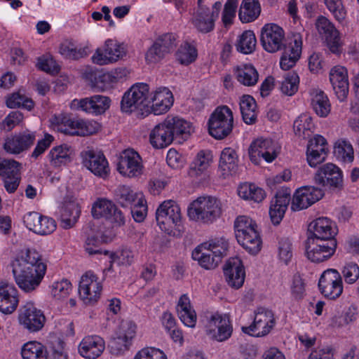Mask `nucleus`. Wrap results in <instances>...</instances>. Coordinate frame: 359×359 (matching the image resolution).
I'll use <instances>...</instances> for the list:
<instances>
[{
    "instance_id": "f257e3e1",
    "label": "nucleus",
    "mask_w": 359,
    "mask_h": 359,
    "mask_svg": "<svg viewBox=\"0 0 359 359\" xmlns=\"http://www.w3.org/2000/svg\"><path fill=\"white\" fill-rule=\"evenodd\" d=\"M191 130L189 122L178 116H168L151 130L150 142L155 148H163L170 145L175 139L187 138Z\"/></svg>"
},
{
    "instance_id": "f03ea898",
    "label": "nucleus",
    "mask_w": 359,
    "mask_h": 359,
    "mask_svg": "<svg viewBox=\"0 0 359 359\" xmlns=\"http://www.w3.org/2000/svg\"><path fill=\"white\" fill-rule=\"evenodd\" d=\"M229 242L224 238H217L198 245L192 252V258L205 269H214L226 255Z\"/></svg>"
},
{
    "instance_id": "7ed1b4c3",
    "label": "nucleus",
    "mask_w": 359,
    "mask_h": 359,
    "mask_svg": "<svg viewBox=\"0 0 359 359\" xmlns=\"http://www.w3.org/2000/svg\"><path fill=\"white\" fill-rule=\"evenodd\" d=\"M50 123L54 130L70 135H91L101 128L100 123L95 121L73 118L64 114L53 116Z\"/></svg>"
},
{
    "instance_id": "20e7f679",
    "label": "nucleus",
    "mask_w": 359,
    "mask_h": 359,
    "mask_svg": "<svg viewBox=\"0 0 359 359\" xmlns=\"http://www.w3.org/2000/svg\"><path fill=\"white\" fill-rule=\"evenodd\" d=\"M235 235L238 243L249 253L257 254L262 248V240L256 222L250 217L238 216L234 222Z\"/></svg>"
},
{
    "instance_id": "39448f33",
    "label": "nucleus",
    "mask_w": 359,
    "mask_h": 359,
    "mask_svg": "<svg viewBox=\"0 0 359 359\" xmlns=\"http://www.w3.org/2000/svg\"><path fill=\"white\" fill-rule=\"evenodd\" d=\"M221 214L220 201L210 196L198 197L188 208V216L190 219L205 224L212 223Z\"/></svg>"
},
{
    "instance_id": "423d86ee",
    "label": "nucleus",
    "mask_w": 359,
    "mask_h": 359,
    "mask_svg": "<svg viewBox=\"0 0 359 359\" xmlns=\"http://www.w3.org/2000/svg\"><path fill=\"white\" fill-rule=\"evenodd\" d=\"M233 127V116L231 109L226 106L217 107L208 120V131L215 139L222 140L227 137Z\"/></svg>"
},
{
    "instance_id": "0eeeda50",
    "label": "nucleus",
    "mask_w": 359,
    "mask_h": 359,
    "mask_svg": "<svg viewBox=\"0 0 359 359\" xmlns=\"http://www.w3.org/2000/svg\"><path fill=\"white\" fill-rule=\"evenodd\" d=\"M156 219L159 228L168 235L175 234L181 223V210L172 200L163 201L156 211Z\"/></svg>"
},
{
    "instance_id": "6e6552de",
    "label": "nucleus",
    "mask_w": 359,
    "mask_h": 359,
    "mask_svg": "<svg viewBox=\"0 0 359 359\" xmlns=\"http://www.w3.org/2000/svg\"><path fill=\"white\" fill-rule=\"evenodd\" d=\"M149 87L144 83H135L127 90L121 100V109L125 112H132L135 110H143L149 107Z\"/></svg>"
},
{
    "instance_id": "1a4fd4ad",
    "label": "nucleus",
    "mask_w": 359,
    "mask_h": 359,
    "mask_svg": "<svg viewBox=\"0 0 359 359\" xmlns=\"http://www.w3.org/2000/svg\"><path fill=\"white\" fill-rule=\"evenodd\" d=\"M206 334L209 337L217 341H224L232 334L233 327L226 314L215 313L208 318L205 326Z\"/></svg>"
},
{
    "instance_id": "9d476101",
    "label": "nucleus",
    "mask_w": 359,
    "mask_h": 359,
    "mask_svg": "<svg viewBox=\"0 0 359 359\" xmlns=\"http://www.w3.org/2000/svg\"><path fill=\"white\" fill-rule=\"evenodd\" d=\"M280 151V145L271 139L258 138L253 141L249 148V156L252 162L259 164L260 159L271 163L276 158Z\"/></svg>"
},
{
    "instance_id": "9b49d317",
    "label": "nucleus",
    "mask_w": 359,
    "mask_h": 359,
    "mask_svg": "<svg viewBox=\"0 0 359 359\" xmlns=\"http://www.w3.org/2000/svg\"><path fill=\"white\" fill-rule=\"evenodd\" d=\"M126 55L123 43L116 40L107 39L102 48L96 49L91 59L94 64L106 65L114 63Z\"/></svg>"
},
{
    "instance_id": "f8f14e48",
    "label": "nucleus",
    "mask_w": 359,
    "mask_h": 359,
    "mask_svg": "<svg viewBox=\"0 0 359 359\" xmlns=\"http://www.w3.org/2000/svg\"><path fill=\"white\" fill-rule=\"evenodd\" d=\"M274 325L275 318L273 312L260 307L255 311L252 323L250 326H243L241 329L245 334L259 337L267 335Z\"/></svg>"
},
{
    "instance_id": "ddd939ff",
    "label": "nucleus",
    "mask_w": 359,
    "mask_h": 359,
    "mask_svg": "<svg viewBox=\"0 0 359 359\" xmlns=\"http://www.w3.org/2000/svg\"><path fill=\"white\" fill-rule=\"evenodd\" d=\"M337 248L335 240L323 241L318 238H308L306 241V255L313 262H323L330 259Z\"/></svg>"
},
{
    "instance_id": "4468645a",
    "label": "nucleus",
    "mask_w": 359,
    "mask_h": 359,
    "mask_svg": "<svg viewBox=\"0 0 359 359\" xmlns=\"http://www.w3.org/2000/svg\"><path fill=\"white\" fill-rule=\"evenodd\" d=\"M318 288L325 297L338 298L343 292L342 279L338 271L334 269L325 270L319 278Z\"/></svg>"
},
{
    "instance_id": "2eb2a0df",
    "label": "nucleus",
    "mask_w": 359,
    "mask_h": 359,
    "mask_svg": "<svg viewBox=\"0 0 359 359\" xmlns=\"http://www.w3.org/2000/svg\"><path fill=\"white\" fill-rule=\"evenodd\" d=\"M136 334V325L130 320H122L116 332V337L109 347L113 354L118 355L128 350Z\"/></svg>"
},
{
    "instance_id": "dca6fc26",
    "label": "nucleus",
    "mask_w": 359,
    "mask_h": 359,
    "mask_svg": "<svg viewBox=\"0 0 359 359\" xmlns=\"http://www.w3.org/2000/svg\"><path fill=\"white\" fill-rule=\"evenodd\" d=\"M144 165L140 154L133 149L124 150L120 156L117 170L127 177H137L143 172Z\"/></svg>"
},
{
    "instance_id": "f3484780",
    "label": "nucleus",
    "mask_w": 359,
    "mask_h": 359,
    "mask_svg": "<svg viewBox=\"0 0 359 359\" xmlns=\"http://www.w3.org/2000/svg\"><path fill=\"white\" fill-rule=\"evenodd\" d=\"M285 32L274 23L265 25L261 30V43L265 50L275 53L285 46Z\"/></svg>"
},
{
    "instance_id": "a211bd4d",
    "label": "nucleus",
    "mask_w": 359,
    "mask_h": 359,
    "mask_svg": "<svg viewBox=\"0 0 359 359\" xmlns=\"http://www.w3.org/2000/svg\"><path fill=\"white\" fill-rule=\"evenodd\" d=\"M315 182L330 189L343 188V175L341 169L333 163H326L318 168L314 176Z\"/></svg>"
},
{
    "instance_id": "6ab92c4d",
    "label": "nucleus",
    "mask_w": 359,
    "mask_h": 359,
    "mask_svg": "<svg viewBox=\"0 0 359 359\" xmlns=\"http://www.w3.org/2000/svg\"><path fill=\"white\" fill-rule=\"evenodd\" d=\"M102 290V283L98 278L91 271L86 272L82 276L79 293L85 304H94L100 299Z\"/></svg>"
},
{
    "instance_id": "aec40b11",
    "label": "nucleus",
    "mask_w": 359,
    "mask_h": 359,
    "mask_svg": "<svg viewBox=\"0 0 359 359\" xmlns=\"http://www.w3.org/2000/svg\"><path fill=\"white\" fill-rule=\"evenodd\" d=\"M83 165L95 175L106 178L108 177L110 168L104 155L93 149H87L81 154Z\"/></svg>"
},
{
    "instance_id": "412c9836",
    "label": "nucleus",
    "mask_w": 359,
    "mask_h": 359,
    "mask_svg": "<svg viewBox=\"0 0 359 359\" xmlns=\"http://www.w3.org/2000/svg\"><path fill=\"white\" fill-rule=\"evenodd\" d=\"M92 215L97 219L104 217L117 226L125 223L122 212L111 201L106 198H98L93 203Z\"/></svg>"
},
{
    "instance_id": "4be33fe9",
    "label": "nucleus",
    "mask_w": 359,
    "mask_h": 359,
    "mask_svg": "<svg viewBox=\"0 0 359 359\" xmlns=\"http://www.w3.org/2000/svg\"><path fill=\"white\" fill-rule=\"evenodd\" d=\"M324 196L323 191L313 186H305L298 189L294 194L291 208L294 211L306 209L318 201Z\"/></svg>"
},
{
    "instance_id": "5701e85b",
    "label": "nucleus",
    "mask_w": 359,
    "mask_h": 359,
    "mask_svg": "<svg viewBox=\"0 0 359 359\" xmlns=\"http://www.w3.org/2000/svg\"><path fill=\"white\" fill-rule=\"evenodd\" d=\"M316 27L318 33L325 38L330 50L334 54L340 53L342 43L334 25L327 18L320 16L316 20Z\"/></svg>"
},
{
    "instance_id": "b1692460",
    "label": "nucleus",
    "mask_w": 359,
    "mask_h": 359,
    "mask_svg": "<svg viewBox=\"0 0 359 359\" xmlns=\"http://www.w3.org/2000/svg\"><path fill=\"white\" fill-rule=\"evenodd\" d=\"M24 224L31 231L39 235H48L56 229L55 221L37 212H30L24 216Z\"/></svg>"
},
{
    "instance_id": "393cba45",
    "label": "nucleus",
    "mask_w": 359,
    "mask_h": 359,
    "mask_svg": "<svg viewBox=\"0 0 359 359\" xmlns=\"http://www.w3.org/2000/svg\"><path fill=\"white\" fill-rule=\"evenodd\" d=\"M330 81L336 96L340 102L344 101L348 94L347 69L342 66H335L330 71Z\"/></svg>"
},
{
    "instance_id": "a878e982",
    "label": "nucleus",
    "mask_w": 359,
    "mask_h": 359,
    "mask_svg": "<svg viewBox=\"0 0 359 359\" xmlns=\"http://www.w3.org/2000/svg\"><path fill=\"white\" fill-rule=\"evenodd\" d=\"M149 107L155 115L167 112L173 104L172 92L165 87L157 88L151 94Z\"/></svg>"
},
{
    "instance_id": "bb28decb",
    "label": "nucleus",
    "mask_w": 359,
    "mask_h": 359,
    "mask_svg": "<svg viewBox=\"0 0 359 359\" xmlns=\"http://www.w3.org/2000/svg\"><path fill=\"white\" fill-rule=\"evenodd\" d=\"M224 273L226 281L232 288L238 289L243 285L245 273L240 259H229L224 267Z\"/></svg>"
},
{
    "instance_id": "cd10ccee",
    "label": "nucleus",
    "mask_w": 359,
    "mask_h": 359,
    "mask_svg": "<svg viewBox=\"0 0 359 359\" xmlns=\"http://www.w3.org/2000/svg\"><path fill=\"white\" fill-rule=\"evenodd\" d=\"M309 230L311 233L308 238H318L323 241L334 240L337 234L335 224L327 217H319L311 222Z\"/></svg>"
},
{
    "instance_id": "c85d7f7f",
    "label": "nucleus",
    "mask_w": 359,
    "mask_h": 359,
    "mask_svg": "<svg viewBox=\"0 0 359 359\" xmlns=\"http://www.w3.org/2000/svg\"><path fill=\"white\" fill-rule=\"evenodd\" d=\"M105 348L104 339L98 335L85 337L79 345V354L86 359L98 358Z\"/></svg>"
},
{
    "instance_id": "c756f323",
    "label": "nucleus",
    "mask_w": 359,
    "mask_h": 359,
    "mask_svg": "<svg viewBox=\"0 0 359 359\" xmlns=\"http://www.w3.org/2000/svg\"><path fill=\"white\" fill-rule=\"evenodd\" d=\"M46 322L43 313L36 308L32 302L24 305V327L29 332H34L41 330Z\"/></svg>"
},
{
    "instance_id": "7c9ffc66",
    "label": "nucleus",
    "mask_w": 359,
    "mask_h": 359,
    "mask_svg": "<svg viewBox=\"0 0 359 359\" xmlns=\"http://www.w3.org/2000/svg\"><path fill=\"white\" fill-rule=\"evenodd\" d=\"M74 102H77L79 107L87 113L100 114L109 107L111 100L108 97L96 95L79 100H74Z\"/></svg>"
},
{
    "instance_id": "2f4dec72",
    "label": "nucleus",
    "mask_w": 359,
    "mask_h": 359,
    "mask_svg": "<svg viewBox=\"0 0 359 359\" xmlns=\"http://www.w3.org/2000/svg\"><path fill=\"white\" fill-rule=\"evenodd\" d=\"M73 155L74 150L72 147L63 144L53 147L50 150L47 157L51 166L60 168L71 163Z\"/></svg>"
},
{
    "instance_id": "473e14b6",
    "label": "nucleus",
    "mask_w": 359,
    "mask_h": 359,
    "mask_svg": "<svg viewBox=\"0 0 359 359\" xmlns=\"http://www.w3.org/2000/svg\"><path fill=\"white\" fill-rule=\"evenodd\" d=\"M19 299L18 291L13 286L4 285L0 286V311L4 314L13 313Z\"/></svg>"
},
{
    "instance_id": "72a5a7b5",
    "label": "nucleus",
    "mask_w": 359,
    "mask_h": 359,
    "mask_svg": "<svg viewBox=\"0 0 359 359\" xmlns=\"http://www.w3.org/2000/svg\"><path fill=\"white\" fill-rule=\"evenodd\" d=\"M81 214V208L75 201L65 202L60 208L61 226L70 229L77 222Z\"/></svg>"
},
{
    "instance_id": "f704fd0d",
    "label": "nucleus",
    "mask_w": 359,
    "mask_h": 359,
    "mask_svg": "<svg viewBox=\"0 0 359 359\" xmlns=\"http://www.w3.org/2000/svg\"><path fill=\"white\" fill-rule=\"evenodd\" d=\"M59 52L65 58L76 60L88 55L90 50L88 45L78 47L72 41L65 40L60 44Z\"/></svg>"
},
{
    "instance_id": "c9c22d12",
    "label": "nucleus",
    "mask_w": 359,
    "mask_h": 359,
    "mask_svg": "<svg viewBox=\"0 0 359 359\" xmlns=\"http://www.w3.org/2000/svg\"><path fill=\"white\" fill-rule=\"evenodd\" d=\"M239 105L243 121L248 125L254 124L257 117L255 100L250 95H244L240 99Z\"/></svg>"
},
{
    "instance_id": "e433bc0d",
    "label": "nucleus",
    "mask_w": 359,
    "mask_h": 359,
    "mask_svg": "<svg viewBox=\"0 0 359 359\" xmlns=\"http://www.w3.org/2000/svg\"><path fill=\"white\" fill-rule=\"evenodd\" d=\"M116 197L118 202L124 207H131L137 203H142L144 195L142 192H137L130 187L119 186L116 190Z\"/></svg>"
},
{
    "instance_id": "4c0bfd02",
    "label": "nucleus",
    "mask_w": 359,
    "mask_h": 359,
    "mask_svg": "<svg viewBox=\"0 0 359 359\" xmlns=\"http://www.w3.org/2000/svg\"><path fill=\"white\" fill-rule=\"evenodd\" d=\"M219 167L224 176L236 173L238 168V158L236 151L231 148H225L222 151Z\"/></svg>"
},
{
    "instance_id": "58836bf2",
    "label": "nucleus",
    "mask_w": 359,
    "mask_h": 359,
    "mask_svg": "<svg viewBox=\"0 0 359 359\" xmlns=\"http://www.w3.org/2000/svg\"><path fill=\"white\" fill-rule=\"evenodd\" d=\"M192 23L194 27L202 33H208L213 30L214 21L209 14V9L206 7H198L194 14Z\"/></svg>"
},
{
    "instance_id": "ea45409f",
    "label": "nucleus",
    "mask_w": 359,
    "mask_h": 359,
    "mask_svg": "<svg viewBox=\"0 0 359 359\" xmlns=\"http://www.w3.org/2000/svg\"><path fill=\"white\" fill-rule=\"evenodd\" d=\"M311 105L316 114L320 117H326L331 110L327 96L319 89L313 90L311 93Z\"/></svg>"
},
{
    "instance_id": "a19ab883",
    "label": "nucleus",
    "mask_w": 359,
    "mask_h": 359,
    "mask_svg": "<svg viewBox=\"0 0 359 359\" xmlns=\"http://www.w3.org/2000/svg\"><path fill=\"white\" fill-rule=\"evenodd\" d=\"M314 128L312 118L307 114H303L298 116L293 125L295 135L304 140L308 139L312 135Z\"/></svg>"
},
{
    "instance_id": "79ce46f5",
    "label": "nucleus",
    "mask_w": 359,
    "mask_h": 359,
    "mask_svg": "<svg viewBox=\"0 0 359 359\" xmlns=\"http://www.w3.org/2000/svg\"><path fill=\"white\" fill-rule=\"evenodd\" d=\"M261 12L258 0H243L239 9V18L245 23L255 20Z\"/></svg>"
},
{
    "instance_id": "37998d69",
    "label": "nucleus",
    "mask_w": 359,
    "mask_h": 359,
    "mask_svg": "<svg viewBox=\"0 0 359 359\" xmlns=\"http://www.w3.org/2000/svg\"><path fill=\"white\" fill-rule=\"evenodd\" d=\"M235 75L239 83L246 86H252L258 81V73L251 65H241L236 67Z\"/></svg>"
},
{
    "instance_id": "c03bdc74",
    "label": "nucleus",
    "mask_w": 359,
    "mask_h": 359,
    "mask_svg": "<svg viewBox=\"0 0 359 359\" xmlns=\"http://www.w3.org/2000/svg\"><path fill=\"white\" fill-rule=\"evenodd\" d=\"M17 163L12 161L5 173L1 175L6 190L9 193H13L18 189L21 181L20 173L16 165Z\"/></svg>"
},
{
    "instance_id": "a18cd8bd",
    "label": "nucleus",
    "mask_w": 359,
    "mask_h": 359,
    "mask_svg": "<svg viewBox=\"0 0 359 359\" xmlns=\"http://www.w3.org/2000/svg\"><path fill=\"white\" fill-rule=\"evenodd\" d=\"M212 155L210 151H199L191 165L189 175L198 176L205 172L212 162Z\"/></svg>"
},
{
    "instance_id": "49530a36",
    "label": "nucleus",
    "mask_w": 359,
    "mask_h": 359,
    "mask_svg": "<svg viewBox=\"0 0 359 359\" xmlns=\"http://www.w3.org/2000/svg\"><path fill=\"white\" fill-rule=\"evenodd\" d=\"M257 39L251 30L243 32L238 38L236 43V50L243 54H250L255 50Z\"/></svg>"
},
{
    "instance_id": "de8ad7c7",
    "label": "nucleus",
    "mask_w": 359,
    "mask_h": 359,
    "mask_svg": "<svg viewBox=\"0 0 359 359\" xmlns=\"http://www.w3.org/2000/svg\"><path fill=\"white\" fill-rule=\"evenodd\" d=\"M51 297L56 300L67 298L72 290V285L69 280L63 278L53 282L50 285Z\"/></svg>"
},
{
    "instance_id": "09e8293b",
    "label": "nucleus",
    "mask_w": 359,
    "mask_h": 359,
    "mask_svg": "<svg viewBox=\"0 0 359 359\" xmlns=\"http://www.w3.org/2000/svg\"><path fill=\"white\" fill-rule=\"evenodd\" d=\"M334 153L337 158L344 162H352L354 158V151L351 144L346 140H339L335 142Z\"/></svg>"
},
{
    "instance_id": "8fccbe9b",
    "label": "nucleus",
    "mask_w": 359,
    "mask_h": 359,
    "mask_svg": "<svg viewBox=\"0 0 359 359\" xmlns=\"http://www.w3.org/2000/svg\"><path fill=\"white\" fill-rule=\"evenodd\" d=\"M299 82L298 75L294 72H290L280 82V90L283 94L291 96L297 91Z\"/></svg>"
},
{
    "instance_id": "3c124183",
    "label": "nucleus",
    "mask_w": 359,
    "mask_h": 359,
    "mask_svg": "<svg viewBox=\"0 0 359 359\" xmlns=\"http://www.w3.org/2000/svg\"><path fill=\"white\" fill-rule=\"evenodd\" d=\"M176 57L180 64L187 65L196 59L197 51L194 46L186 42L180 46Z\"/></svg>"
},
{
    "instance_id": "603ef678",
    "label": "nucleus",
    "mask_w": 359,
    "mask_h": 359,
    "mask_svg": "<svg viewBox=\"0 0 359 359\" xmlns=\"http://www.w3.org/2000/svg\"><path fill=\"white\" fill-rule=\"evenodd\" d=\"M24 359H46L42 344L35 341L24 344Z\"/></svg>"
},
{
    "instance_id": "864d4df0",
    "label": "nucleus",
    "mask_w": 359,
    "mask_h": 359,
    "mask_svg": "<svg viewBox=\"0 0 359 359\" xmlns=\"http://www.w3.org/2000/svg\"><path fill=\"white\" fill-rule=\"evenodd\" d=\"M111 263L116 262L118 265H130L134 261V252L128 248H123L116 252L110 254Z\"/></svg>"
},
{
    "instance_id": "5fc2aeb1",
    "label": "nucleus",
    "mask_w": 359,
    "mask_h": 359,
    "mask_svg": "<svg viewBox=\"0 0 359 359\" xmlns=\"http://www.w3.org/2000/svg\"><path fill=\"white\" fill-rule=\"evenodd\" d=\"M324 3L337 20L342 21L345 19L346 12L341 0H324Z\"/></svg>"
},
{
    "instance_id": "6e6d98bb",
    "label": "nucleus",
    "mask_w": 359,
    "mask_h": 359,
    "mask_svg": "<svg viewBox=\"0 0 359 359\" xmlns=\"http://www.w3.org/2000/svg\"><path fill=\"white\" fill-rule=\"evenodd\" d=\"M22 255L21 250L18 252L12 259L11 267L15 278V282L20 288L22 289Z\"/></svg>"
},
{
    "instance_id": "4d7b16f0",
    "label": "nucleus",
    "mask_w": 359,
    "mask_h": 359,
    "mask_svg": "<svg viewBox=\"0 0 359 359\" xmlns=\"http://www.w3.org/2000/svg\"><path fill=\"white\" fill-rule=\"evenodd\" d=\"M38 265L47 266L39 251L35 248H27L24 257V267H34Z\"/></svg>"
},
{
    "instance_id": "13d9d810",
    "label": "nucleus",
    "mask_w": 359,
    "mask_h": 359,
    "mask_svg": "<svg viewBox=\"0 0 359 359\" xmlns=\"http://www.w3.org/2000/svg\"><path fill=\"white\" fill-rule=\"evenodd\" d=\"M175 36L172 33H167L160 36L154 41V43L159 46L163 52L168 54L170 53L176 46Z\"/></svg>"
},
{
    "instance_id": "bf43d9fd",
    "label": "nucleus",
    "mask_w": 359,
    "mask_h": 359,
    "mask_svg": "<svg viewBox=\"0 0 359 359\" xmlns=\"http://www.w3.org/2000/svg\"><path fill=\"white\" fill-rule=\"evenodd\" d=\"M36 66L41 70L50 74H57L60 71L59 65L50 55H43L39 57Z\"/></svg>"
},
{
    "instance_id": "052dcab7",
    "label": "nucleus",
    "mask_w": 359,
    "mask_h": 359,
    "mask_svg": "<svg viewBox=\"0 0 359 359\" xmlns=\"http://www.w3.org/2000/svg\"><path fill=\"white\" fill-rule=\"evenodd\" d=\"M133 359H167V356L158 348L147 347L138 351Z\"/></svg>"
},
{
    "instance_id": "680f3d73",
    "label": "nucleus",
    "mask_w": 359,
    "mask_h": 359,
    "mask_svg": "<svg viewBox=\"0 0 359 359\" xmlns=\"http://www.w3.org/2000/svg\"><path fill=\"white\" fill-rule=\"evenodd\" d=\"M278 257L285 264L292 257V245L289 238H281L278 243Z\"/></svg>"
},
{
    "instance_id": "e2e57ef3",
    "label": "nucleus",
    "mask_w": 359,
    "mask_h": 359,
    "mask_svg": "<svg viewBox=\"0 0 359 359\" xmlns=\"http://www.w3.org/2000/svg\"><path fill=\"white\" fill-rule=\"evenodd\" d=\"M35 272L36 274L32 276V274L25 273L24 271V292H32L36 290L42 282L41 271L36 270Z\"/></svg>"
},
{
    "instance_id": "0e129e2a",
    "label": "nucleus",
    "mask_w": 359,
    "mask_h": 359,
    "mask_svg": "<svg viewBox=\"0 0 359 359\" xmlns=\"http://www.w3.org/2000/svg\"><path fill=\"white\" fill-rule=\"evenodd\" d=\"M238 0H227L222 13V22L225 26L231 25L235 18Z\"/></svg>"
},
{
    "instance_id": "69168bd1",
    "label": "nucleus",
    "mask_w": 359,
    "mask_h": 359,
    "mask_svg": "<svg viewBox=\"0 0 359 359\" xmlns=\"http://www.w3.org/2000/svg\"><path fill=\"white\" fill-rule=\"evenodd\" d=\"M292 294L296 299H301L305 294V283L302 276L297 273L293 276L291 285Z\"/></svg>"
},
{
    "instance_id": "338daca9",
    "label": "nucleus",
    "mask_w": 359,
    "mask_h": 359,
    "mask_svg": "<svg viewBox=\"0 0 359 359\" xmlns=\"http://www.w3.org/2000/svg\"><path fill=\"white\" fill-rule=\"evenodd\" d=\"M290 199L291 190L289 188H282L277 191L274 199L271 201V203L286 210Z\"/></svg>"
},
{
    "instance_id": "774afa93",
    "label": "nucleus",
    "mask_w": 359,
    "mask_h": 359,
    "mask_svg": "<svg viewBox=\"0 0 359 359\" xmlns=\"http://www.w3.org/2000/svg\"><path fill=\"white\" fill-rule=\"evenodd\" d=\"M342 273L345 281L348 284H353L359 278V266L355 263H348L344 266Z\"/></svg>"
}]
</instances>
